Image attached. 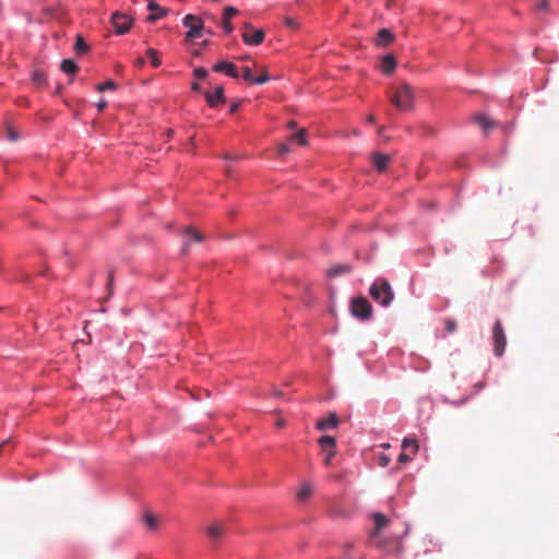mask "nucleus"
Listing matches in <instances>:
<instances>
[{
    "mask_svg": "<svg viewBox=\"0 0 559 559\" xmlns=\"http://www.w3.org/2000/svg\"><path fill=\"white\" fill-rule=\"evenodd\" d=\"M407 534V530L401 535L392 534L388 537H380L372 543H370L373 547L381 549L385 555L397 557L403 552V543L402 538Z\"/></svg>",
    "mask_w": 559,
    "mask_h": 559,
    "instance_id": "obj_1",
    "label": "nucleus"
},
{
    "mask_svg": "<svg viewBox=\"0 0 559 559\" xmlns=\"http://www.w3.org/2000/svg\"><path fill=\"white\" fill-rule=\"evenodd\" d=\"M390 99L397 109L412 110L415 102L414 90L409 84L404 83L393 91Z\"/></svg>",
    "mask_w": 559,
    "mask_h": 559,
    "instance_id": "obj_2",
    "label": "nucleus"
},
{
    "mask_svg": "<svg viewBox=\"0 0 559 559\" xmlns=\"http://www.w3.org/2000/svg\"><path fill=\"white\" fill-rule=\"evenodd\" d=\"M371 298L383 307H388L394 298L390 283L384 278H377L370 286Z\"/></svg>",
    "mask_w": 559,
    "mask_h": 559,
    "instance_id": "obj_3",
    "label": "nucleus"
},
{
    "mask_svg": "<svg viewBox=\"0 0 559 559\" xmlns=\"http://www.w3.org/2000/svg\"><path fill=\"white\" fill-rule=\"evenodd\" d=\"M350 313L359 320H369L372 316V307L365 297H356L350 302Z\"/></svg>",
    "mask_w": 559,
    "mask_h": 559,
    "instance_id": "obj_4",
    "label": "nucleus"
},
{
    "mask_svg": "<svg viewBox=\"0 0 559 559\" xmlns=\"http://www.w3.org/2000/svg\"><path fill=\"white\" fill-rule=\"evenodd\" d=\"M183 25L189 28L186 35L188 40L201 37L202 31L204 29V24L200 17L188 14L183 19Z\"/></svg>",
    "mask_w": 559,
    "mask_h": 559,
    "instance_id": "obj_5",
    "label": "nucleus"
},
{
    "mask_svg": "<svg viewBox=\"0 0 559 559\" xmlns=\"http://www.w3.org/2000/svg\"><path fill=\"white\" fill-rule=\"evenodd\" d=\"M243 28H245V31H243L241 37H242V40L245 41V44L250 45V46H258V45L262 44V41L264 40V37H265L263 29L253 28L251 23H245Z\"/></svg>",
    "mask_w": 559,
    "mask_h": 559,
    "instance_id": "obj_6",
    "label": "nucleus"
},
{
    "mask_svg": "<svg viewBox=\"0 0 559 559\" xmlns=\"http://www.w3.org/2000/svg\"><path fill=\"white\" fill-rule=\"evenodd\" d=\"M493 350L500 357L504 353L507 338L500 320H497L492 329Z\"/></svg>",
    "mask_w": 559,
    "mask_h": 559,
    "instance_id": "obj_7",
    "label": "nucleus"
},
{
    "mask_svg": "<svg viewBox=\"0 0 559 559\" xmlns=\"http://www.w3.org/2000/svg\"><path fill=\"white\" fill-rule=\"evenodd\" d=\"M133 20L127 14L115 12L111 15V24L115 28V32L119 35L126 34L132 27Z\"/></svg>",
    "mask_w": 559,
    "mask_h": 559,
    "instance_id": "obj_8",
    "label": "nucleus"
},
{
    "mask_svg": "<svg viewBox=\"0 0 559 559\" xmlns=\"http://www.w3.org/2000/svg\"><path fill=\"white\" fill-rule=\"evenodd\" d=\"M372 520L374 522V527L373 530L370 532V543H372L373 540L378 539L381 537L383 531L389 527L390 523H391V520L382 514V513H373L372 514Z\"/></svg>",
    "mask_w": 559,
    "mask_h": 559,
    "instance_id": "obj_9",
    "label": "nucleus"
},
{
    "mask_svg": "<svg viewBox=\"0 0 559 559\" xmlns=\"http://www.w3.org/2000/svg\"><path fill=\"white\" fill-rule=\"evenodd\" d=\"M181 235L183 238V242H182V251L183 252L188 251V249L192 242H202L204 239V236L201 231H199L190 226L185 227L182 229Z\"/></svg>",
    "mask_w": 559,
    "mask_h": 559,
    "instance_id": "obj_10",
    "label": "nucleus"
},
{
    "mask_svg": "<svg viewBox=\"0 0 559 559\" xmlns=\"http://www.w3.org/2000/svg\"><path fill=\"white\" fill-rule=\"evenodd\" d=\"M225 532L226 526L224 523H212L205 528V533L213 544L218 543L225 535Z\"/></svg>",
    "mask_w": 559,
    "mask_h": 559,
    "instance_id": "obj_11",
    "label": "nucleus"
},
{
    "mask_svg": "<svg viewBox=\"0 0 559 559\" xmlns=\"http://www.w3.org/2000/svg\"><path fill=\"white\" fill-rule=\"evenodd\" d=\"M205 98H206L207 104L211 107H216L219 104H224L225 100H226L225 94H224V87L222 85H218V86L215 87V92L214 93L206 92L205 93Z\"/></svg>",
    "mask_w": 559,
    "mask_h": 559,
    "instance_id": "obj_12",
    "label": "nucleus"
},
{
    "mask_svg": "<svg viewBox=\"0 0 559 559\" xmlns=\"http://www.w3.org/2000/svg\"><path fill=\"white\" fill-rule=\"evenodd\" d=\"M372 163L378 171L383 173L388 169L391 163V156L382 153H373Z\"/></svg>",
    "mask_w": 559,
    "mask_h": 559,
    "instance_id": "obj_13",
    "label": "nucleus"
},
{
    "mask_svg": "<svg viewBox=\"0 0 559 559\" xmlns=\"http://www.w3.org/2000/svg\"><path fill=\"white\" fill-rule=\"evenodd\" d=\"M237 13L238 10L235 7L229 5L224 9L222 27L226 34H230L233 32L234 26L230 23V19Z\"/></svg>",
    "mask_w": 559,
    "mask_h": 559,
    "instance_id": "obj_14",
    "label": "nucleus"
},
{
    "mask_svg": "<svg viewBox=\"0 0 559 559\" xmlns=\"http://www.w3.org/2000/svg\"><path fill=\"white\" fill-rule=\"evenodd\" d=\"M395 39L394 34L388 28H381L378 32L377 38L374 40L378 47H386L391 45Z\"/></svg>",
    "mask_w": 559,
    "mask_h": 559,
    "instance_id": "obj_15",
    "label": "nucleus"
},
{
    "mask_svg": "<svg viewBox=\"0 0 559 559\" xmlns=\"http://www.w3.org/2000/svg\"><path fill=\"white\" fill-rule=\"evenodd\" d=\"M146 1L148 2L147 9H148V11H151V14L147 16V21L155 22L158 19H162L167 14V11L164 8L159 7L156 2L151 1V0H146Z\"/></svg>",
    "mask_w": 559,
    "mask_h": 559,
    "instance_id": "obj_16",
    "label": "nucleus"
},
{
    "mask_svg": "<svg viewBox=\"0 0 559 559\" xmlns=\"http://www.w3.org/2000/svg\"><path fill=\"white\" fill-rule=\"evenodd\" d=\"M213 70L215 72H224L228 76L234 78V79H237L239 76L236 66L231 62L223 61V62L216 63L213 67Z\"/></svg>",
    "mask_w": 559,
    "mask_h": 559,
    "instance_id": "obj_17",
    "label": "nucleus"
},
{
    "mask_svg": "<svg viewBox=\"0 0 559 559\" xmlns=\"http://www.w3.org/2000/svg\"><path fill=\"white\" fill-rule=\"evenodd\" d=\"M475 121L481 128L485 134H487L490 130L495 129L498 126L497 121L490 119L486 115H477L475 117Z\"/></svg>",
    "mask_w": 559,
    "mask_h": 559,
    "instance_id": "obj_18",
    "label": "nucleus"
},
{
    "mask_svg": "<svg viewBox=\"0 0 559 559\" xmlns=\"http://www.w3.org/2000/svg\"><path fill=\"white\" fill-rule=\"evenodd\" d=\"M338 425V417L335 413H330L324 419H321L317 424L319 430H325L328 428H336Z\"/></svg>",
    "mask_w": 559,
    "mask_h": 559,
    "instance_id": "obj_19",
    "label": "nucleus"
},
{
    "mask_svg": "<svg viewBox=\"0 0 559 559\" xmlns=\"http://www.w3.org/2000/svg\"><path fill=\"white\" fill-rule=\"evenodd\" d=\"M396 67V60L393 55H385L381 60V70L384 74H391Z\"/></svg>",
    "mask_w": 559,
    "mask_h": 559,
    "instance_id": "obj_20",
    "label": "nucleus"
},
{
    "mask_svg": "<svg viewBox=\"0 0 559 559\" xmlns=\"http://www.w3.org/2000/svg\"><path fill=\"white\" fill-rule=\"evenodd\" d=\"M312 495V487L308 483H304L300 485L297 491V499L300 501H306Z\"/></svg>",
    "mask_w": 559,
    "mask_h": 559,
    "instance_id": "obj_21",
    "label": "nucleus"
},
{
    "mask_svg": "<svg viewBox=\"0 0 559 559\" xmlns=\"http://www.w3.org/2000/svg\"><path fill=\"white\" fill-rule=\"evenodd\" d=\"M61 70L67 74H74L78 71L76 63L71 59H64L60 66Z\"/></svg>",
    "mask_w": 559,
    "mask_h": 559,
    "instance_id": "obj_22",
    "label": "nucleus"
},
{
    "mask_svg": "<svg viewBox=\"0 0 559 559\" xmlns=\"http://www.w3.org/2000/svg\"><path fill=\"white\" fill-rule=\"evenodd\" d=\"M350 271L348 265H335L326 271L328 276L334 277Z\"/></svg>",
    "mask_w": 559,
    "mask_h": 559,
    "instance_id": "obj_23",
    "label": "nucleus"
},
{
    "mask_svg": "<svg viewBox=\"0 0 559 559\" xmlns=\"http://www.w3.org/2000/svg\"><path fill=\"white\" fill-rule=\"evenodd\" d=\"M335 439L330 436H323L319 439V444L321 445L323 451H328L330 449L335 448Z\"/></svg>",
    "mask_w": 559,
    "mask_h": 559,
    "instance_id": "obj_24",
    "label": "nucleus"
},
{
    "mask_svg": "<svg viewBox=\"0 0 559 559\" xmlns=\"http://www.w3.org/2000/svg\"><path fill=\"white\" fill-rule=\"evenodd\" d=\"M146 55H147V57L150 58L151 63H152V66H153L154 68H157V67H159V66H160V59H159V57H158V52H157L155 49H153V48H148V49L146 50Z\"/></svg>",
    "mask_w": 559,
    "mask_h": 559,
    "instance_id": "obj_25",
    "label": "nucleus"
},
{
    "mask_svg": "<svg viewBox=\"0 0 559 559\" xmlns=\"http://www.w3.org/2000/svg\"><path fill=\"white\" fill-rule=\"evenodd\" d=\"M75 50L79 53H85L88 50V46L85 44L82 36H76Z\"/></svg>",
    "mask_w": 559,
    "mask_h": 559,
    "instance_id": "obj_26",
    "label": "nucleus"
},
{
    "mask_svg": "<svg viewBox=\"0 0 559 559\" xmlns=\"http://www.w3.org/2000/svg\"><path fill=\"white\" fill-rule=\"evenodd\" d=\"M144 522L151 530H155L158 525L157 518L154 516L152 513H146L144 515Z\"/></svg>",
    "mask_w": 559,
    "mask_h": 559,
    "instance_id": "obj_27",
    "label": "nucleus"
},
{
    "mask_svg": "<svg viewBox=\"0 0 559 559\" xmlns=\"http://www.w3.org/2000/svg\"><path fill=\"white\" fill-rule=\"evenodd\" d=\"M402 447L404 449L412 447L414 454H416L419 449V445H418V442L416 439H404Z\"/></svg>",
    "mask_w": 559,
    "mask_h": 559,
    "instance_id": "obj_28",
    "label": "nucleus"
},
{
    "mask_svg": "<svg viewBox=\"0 0 559 559\" xmlns=\"http://www.w3.org/2000/svg\"><path fill=\"white\" fill-rule=\"evenodd\" d=\"M292 138L294 140H296L300 145H306L307 144L306 130L305 129L299 130L297 133L293 134Z\"/></svg>",
    "mask_w": 559,
    "mask_h": 559,
    "instance_id": "obj_29",
    "label": "nucleus"
},
{
    "mask_svg": "<svg viewBox=\"0 0 559 559\" xmlns=\"http://www.w3.org/2000/svg\"><path fill=\"white\" fill-rule=\"evenodd\" d=\"M116 88H117V84L111 80L106 81L105 83H102L97 86L98 92H105L107 90H116Z\"/></svg>",
    "mask_w": 559,
    "mask_h": 559,
    "instance_id": "obj_30",
    "label": "nucleus"
},
{
    "mask_svg": "<svg viewBox=\"0 0 559 559\" xmlns=\"http://www.w3.org/2000/svg\"><path fill=\"white\" fill-rule=\"evenodd\" d=\"M33 81L37 85H43L46 82V75L43 72H40V71H35L34 74H33Z\"/></svg>",
    "mask_w": 559,
    "mask_h": 559,
    "instance_id": "obj_31",
    "label": "nucleus"
},
{
    "mask_svg": "<svg viewBox=\"0 0 559 559\" xmlns=\"http://www.w3.org/2000/svg\"><path fill=\"white\" fill-rule=\"evenodd\" d=\"M284 24L290 29H297L299 27V22L294 17H285Z\"/></svg>",
    "mask_w": 559,
    "mask_h": 559,
    "instance_id": "obj_32",
    "label": "nucleus"
},
{
    "mask_svg": "<svg viewBox=\"0 0 559 559\" xmlns=\"http://www.w3.org/2000/svg\"><path fill=\"white\" fill-rule=\"evenodd\" d=\"M242 76L246 81H248L250 83L254 82V76L249 67L242 68Z\"/></svg>",
    "mask_w": 559,
    "mask_h": 559,
    "instance_id": "obj_33",
    "label": "nucleus"
},
{
    "mask_svg": "<svg viewBox=\"0 0 559 559\" xmlns=\"http://www.w3.org/2000/svg\"><path fill=\"white\" fill-rule=\"evenodd\" d=\"M390 462H391V460H390V457L386 454H384V453H380L379 454L378 463H379L380 466L385 467V466H388L390 464Z\"/></svg>",
    "mask_w": 559,
    "mask_h": 559,
    "instance_id": "obj_34",
    "label": "nucleus"
},
{
    "mask_svg": "<svg viewBox=\"0 0 559 559\" xmlns=\"http://www.w3.org/2000/svg\"><path fill=\"white\" fill-rule=\"evenodd\" d=\"M269 80H270L269 74L266 73V71H263L260 76H258V78L254 76V82L253 83H255V84H264Z\"/></svg>",
    "mask_w": 559,
    "mask_h": 559,
    "instance_id": "obj_35",
    "label": "nucleus"
},
{
    "mask_svg": "<svg viewBox=\"0 0 559 559\" xmlns=\"http://www.w3.org/2000/svg\"><path fill=\"white\" fill-rule=\"evenodd\" d=\"M193 74L198 79H205L207 76V71L204 68H197L193 71Z\"/></svg>",
    "mask_w": 559,
    "mask_h": 559,
    "instance_id": "obj_36",
    "label": "nucleus"
},
{
    "mask_svg": "<svg viewBox=\"0 0 559 559\" xmlns=\"http://www.w3.org/2000/svg\"><path fill=\"white\" fill-rule=\"evenodd\" d=\"M335 455V450L334 449H330L326 451V456L324 459V464L325 465H330L331 464V461H332V457Z\"/></svg>",
    "mask_w": 559,
    "mask_h": 559,
    "instance_id": "obj_37",
    "label": "nucleus"
},
{
    "mask_svg": "<svg viewBox=\"0 0 559 559\" xmlns=\"http://www.w3.org/2000/svg\"><path fill=\"white\" fill-rule=\"evenodd\" d=\"M549 7V1L548 0H540L537 2L536 4V9L538 11H544V10H547Z\"/></svg>",
    "mask_w": 559,
    "mask_h": 559,
    "instance_id": "obj_38",
    "label": "nucleus"
},
{
    "mask_svg": "<svg viewBox=\"0 0 559 559\" xmlns=\"http://www.w3.org/2000/svg\"><path fill=\"white\" fill-rule=\"evenodd\" d=\"M289 151H290V148H289V145H288V144L283 143V144H281V145L278 146V153H280L281 155H284V154L288 153Z\"/></svg>",
    "mask_w": 559,
    "mask_h": 559,
    "instance_id": "obj_39",
    "label": "nucleus"
},
{
    "mask_svg": "<svg viewBox=\"0 0 559 559\" xmlns=\"http://www.w3.org/2000/svg\"><path fill=\"white\" fill-rule=\"evenodd\" d=\"M411 460H412V457L408 454H406V453H401L399 455V462L400 463H406V462H409Z\"/></svg>",
    "mask_w": 559,
    "mask_h": 559,
    "instance_id": "obj_40",
    "label": "nucleus"
},
{
    "mask_svg": "<svg viewBox=\"0 0 559 559\" xmlns=\"http://www.w3.org/2000/svg\"><path fill=\"white\" fill-rule=\"evenodd\" d=\"M107 107V102L105 99H100L97 103V108L99 111H103Z\"/></svg>",
    "mask_w": 559,
    "mask_h": 559,
    "instance_id": "obj_41",
    "label": "nucleus"
},
{
    "mask_svg": "<svg viewBox=\"0 0 559 559\" xmlns=\"http://www.w3.org/2000/svg\"><path fill=\"white\" fill-rule=\"evenodd\" d=\"M239 105H240V104H239V102H234V103L230 105L229 112H230V114H235V112L238 110Z\"/></svg>",
    "mask_w": 559,
    "mask_h": 559,
    "instance_id": "obj_42",
    "label": "nucleus"
},
{
    "mask_svg": "<svg viewBox=\"0 0 559 559\" xmlns=\"http://www.w3.org/2000/svg\"><path fill=\"white\" fill-rule=\"evenodd\" d=\"M144 63H145V60L141 57L135 60V66L138 68H142L144 66Z\"/></svg>",
    "mask_w": 559,
    "mask_h": 559,
    "instance_id": "obj_43",
    "label": "nucleus"
},
{
    "mask_svg": "<svg viewBox=\"0 0 559 559\" xmlns=\"http://www.w3.org/2000/svg\"><path fill=\"white\" fill-rule=\"evenodd\" d=\"M191 88L193 91H195V92H199L200 91V85L197 82H194V83H192Z\"/></svg>",
    "mask_w": 559,
    "mask_h": 559,
    "instance_id": "obj_44",
    "label": "nucleus"
},
{
    "mask_svg": "<svg viewBox=\"0 0 559 559\" xmlns=\"http://www.w3.org/2000/svg\"><path fill=\"white\" fill-rule=\"evenodd\" d=\"M367 121L370 122V123H373L376 121V117L373 115H369L367 117Z\"/></svg>",
    "mask_w": 559,
    "mask_h": 559,
    "instance_id": "obj_45",
    "label": "nucleus"
},
{
    "mask_svg": "<svg viewBox=\"0 0 559 559\" xmlns=\"http://www.w3.org/2000/svg\"><path fill=\"white\" fill-rule=\"evenodd\" d=\"M447 329H448V331H449V332H452V330H453V323H452L451 321H449V322L447 323Z\"/></svg>",
    "mask_w": 559,
    "mask_h": 559,
    "instance_id": "obj_46",
    "label": "nucleus"
},
{
    "mask_svg": "<svg viewBox=\"0 0 559 559\" xmlns=\"http://www.w3.org/2000/svg\"><path fill=\"white\" fill-rule=\"evenodd\" d=\"M295 127H296V122L295 121H289L288 122V128L294 129Z\"/></svg>",
    "mask_w": 559,
    "mask_h": 559,
    "instance_id": "obj_47",
    "label": "nucleus"
},
{
    "mask_svg": "<svg viewBox=\"0 0 559 559\" xmlns=\"http://www.w3.org/2000/svg\"><path fill=\"white\" fill-rule=\"evenodd\" d=\"M112 281H114V275L112 273L109 274V282H108V285L111 286L112 285Z\"/></svg>",
    "mask_w": 559,
    "mask_h": 559,
    "instance_id": "obj_48",
    "label": "nucleus"
},
{
    "mask_svg": "<svg viewBox=\"0 0 559 559\" xmlns=\"http://www.w3.org/2000/svg\"><path fill=\"white\" fill-rule=\"evenodd\" d=\"M16 138H17V136H16L13 132H10V139H11V140H13V141H14V140H16Z\"/></svg>",
    "mask_w": 559,
    "mask_h": 559,
    "instance_id": "obj_49",
    "label": "nucleus"
},
{
    "mask_svg": "<svg viewBox=\"0 0 559 559\" xmlns=\"http://www.w3.org/2000/svg\"><path fill=\"white\" fill-rule=\"evenodd\" d=\"M277 426H278V427H283V426H284V421H283L282 419H281V420H278V421H277Z\"/></svg>",
    "mask_w": 559,
    "mask_h": 559,
    "instance_id": "obj_50",
    "label": "nucleus"
},
{
    "mask_svg": "<svg viewBox=\"0 0 559 559\" xmlns=\"http://www.w3.org/2000/svg\"><path fill=\"white\" fill-rule=\"evenodd\" d=\"M241 60H249L250 59V56H243L240 58Z\"/></svg>",
    "mask_w": 559,
    "mask_h": 559,
    "instance_id": "obj_51",
    "label": "nucleus"
},
{
    "mask_svg": "<svg viewBox=\"0 0 559 559\" xmlns=\"http://www.w3.org/2000/svg\"><path fill=\"white\" fill-rule=\"evenodd\" d=\"M189 141H190V143H191V144H193V143H194V138H193V136H191V138L189 139Z\"/></svg>",
    "mask_w": 559,
    "mask_h": 559,
    "instance_id": "obj_52",
    "label": "nucleus"
},
{
    "mask_svg": "<svg viewBox=\"0 0 559 559\" xmlns=\"http://www.w3.org/2000/svg\"><path fill=\"white\" fill-rule=\"evenodd\" d=\"M274 394H275L276 396H278V395H281V392H280V391H274Z\"/></svg>",
    "mask_w": 559,
    "mask_h": 559,
    "instance_id": "obj_53",
    "label": "nucleus"
}]
</instances>
